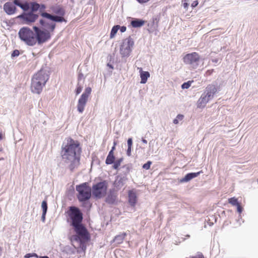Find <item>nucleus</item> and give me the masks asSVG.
<instances>
[{
  "instance_id": "obj_1",
  "label": "nucleus",
  "mask_w": 258,
  "mask_h": 258,
  "mask_svg": "<svg viewBox=\"0 0 258 258\" xmlns=\"http://www.w3.org/2000/svg\"><path fill=\"white\" fill-rule=\"evenodd\" d=\"M81 152V148L78 141L69 138L63 142L60 154L62 161L70 170L73 171L79 166Z\"/></svg>"
},
{
  "instance_id": "obj_2",
  "label": "nucleus",
  "mask_w": 258,
  "mask_h": 258,
  "mask_svg": "<svg viewBox=\"0 0 258 258\" xmlns=\"http://www.w3.org/2000/svg\"><path fill=\"white\" fill-rule=\"evenodd\" d=\"M69 216L71 219V225L72 226L76 235L72 238L80 243L82 249H86L85 243L90 239L89 233L82 223V214L78 208L71 207Z\"/></svg>"
},
{
  "instance_id": "obj_3",
  "label": "nucleus",
  "mask_w": 258,
  "mask_h": 258,
  "mask_svg": "<svg viewBox=\"0 0 258 258\" xmlns=\"http://www.w3.org/2000/svg\"><path fill=\"white\" fill-rule=\"evenodd\" d=\"M49 79V75L46 71L41 70L34 75L31 80V91L36 94H40L43 87Z\"/></svg>"
},
{
  "instance_id": "obj_4",
  "label": "nucleus",
  "mask_w": 258,
  "mask_h": 258,
  "mask_svg": "<svg viewBox=\"0 0 258 258\" xmlns=\"http://www.w3.org/2000/svg\"><path fill=\"white\" fill-rule=\"evenodd\" d=\"M18 34L20 39L26 44L31 46L36 44L35 32L29 27H22L20 29Z\"/></svg>"
},
{
  "instance_id": "obj_5",
  "label": "nucleus",
  "mask_w": 258,
  "mask_h": 258,
  "mask_svg": "<svg viewBox=\"0 0 258 258\" xmlns=\"http://www.w3.org/2000/svg\"><path fill=\"white\" fill-rule=\"evenodd\" d=\"M33 29L35 32L36 44L41 45L50 39L51 33L49 30L36 26H33Z\"/></svg>"
},
{
  "instance_id": "obj_6",
  "label": "nucleus",
  "mask_w": 258,
  "mask_h": 258,
  "mask_svg": "<svg viewBox=\"0 0 258 258\" xmlns=\"http://www.w3.org/2000/svg\"><path fill=\"white\" fill-rule=\"evenodd\" d=\"M76 190L78 192V199L81 202L88 200L91 196V188L87 182L76 186Z\"/></svg>"
},
{
  "instance_id": "obj_7",
  "label": "nucleus",
  "mask_w": 258,
  "mask_h": 258,
  "mask_svg": "<svg viewBox=\"0 0 258 258\" xmlns=\"http://www.w3.org/2000/svg\"><path fill=\"white\" fill-rule=\"evenodd\" d=\"M107 183L105 181L98 182L92 186V195L97 199H101L106 194Z\"/></svg>"
},
{
  "instance_id": "obj_8",
  "label": "nucleus",
  "mask_w": 258,
  "mask_h": 258,
  "mask_svg": "<svg viewBox=\"0 0 258 258\" xmlns=\"http://www.w3.org/2000/svg\"><path fill=\"white\" fill-rule=\"evenodd\" d=\"M184 62L188 65L190 68L195 69L199 66L201 59L200 55L196 52L187 54L183 57Z\"/></svg>"
},
{
  "instance_id": "obj_9",
  "label": "nucleus",
  "mask_w": 258,
  "mask_h": 258,
  "mask_svg": "<svg viewBox=\"0 0 258 258\" xmlns=\"http://www.w3.org/2000/svg\"><path fill=\"white\" fill-rule=\"evenodd\" d=\"M134 44V40L130 36L123 40L120 47V53L122 57L130 55Z\"/></svg>"
},
{
  "instance_id": "obj_10",
  "label": "nucleus",
  "mask_w": 258,
  "mask_h": 258,
  "mask_svg": "<svg viewBox=\"0 0 258 258\" xmlns=\"http://www.w3.org/2000/svg\"><path fill=\"white\" fill-rule=\"evenodd\" d=\"M91 91L92 89L90 87L86 88L85 90V92L82 94L79 98L77 105V110L80 113H82L84 111L88 97L91 94Z\"/></svg>"
},
{
  "instance_id": "obj_11",
  "label": "nucleus",
  "mask_w": 258,
  "mask_h": 258,
  "mask_svg": "<svg viewBox=\"0 0 258 258\" xmlns=\"http://www.w3.org/2000/svg\"><path fill=\"white\" fill-rule=\"evenodd\" d=\"M39 15L32 12L24 13L19 15L18 18L22 19L25 24H30L34 22L38 18Z\"/></svg>"
},
{
  "instance_id": "obj_12",
  "label": "nucleus",
  "mask_w": 258,
  "mask_h": 258,
  "mask_svg": "<svg viewBox=\"0 0 258 258\" xmlns=\"http://www.w3.org/2000/svg\"><path fill=\"white\" fill-rule=\"evenodd\" d=\"M217 91L215 85L211 84L209 85L206 88L205 92L203 93L210 100L213 98L215 94Z\"/></svg>"
},
{
  "instance_id": "obj_13",
  "label": "nucleus",
  "mask_w": 258,
  "mask_h": 258,
  "mask_svg": "<svg viewBox=\"0 0 258 258\" xmlns=\"http://www.w3.org/2000/svg\"><path fill=\"white\" fill-rule=\"evenodd\" d=\"M55 22H48L47 21L44 20H40L39 23L41 25V27L43 29H48L50 31V33L52 32L55 28Z\"/></svg>"
},
{
  "instance_id": "obj_14",
  "label": "nucleus",
  "mask_w": 258,
  "mask_h": 258,
  "mask_svg": "<svg viewBox=\"0 0 258 258\" xmlns=\"http://www.w3.org/2000/svg\"><path fill=\"white\" fill-rule=\"evenodd\" d=\"M41 16L45 18L48 19L53 22H62L65 21L64 19L62 17L58 16L53 15L47 13L46 12H43L41 13Z\"/></svg>"
},
{
  "instance_id": "obj_15",
  "label": "nucleus",
  "mask_w": 258,
  "mask_h": 258,
  "mask_svg": "<svg viewBox=\"0 0 258 258\" xmlns=\"http://www.w3.org/2000/svg\"><path fill=\"white\" fill-rule=\"evenodd\" d=\"M117 197V191L114 190H110L107 195L105 202L108 204H114Z\"/></svg>"
},
{
  "instance_id": "obj_16",
  "label": "nucleus",
  "mask_w": 258,
  "mask_h": 258,
  "mask_svg": "<svg viewBox=\"0 0 258 258\" xmlns=\"http://www.w3.org/2000/svg\"><path fill=\"white\" fill-rule=\"evenodd\" d=\"M50 12L57 15L58 16L62 17L65 14L64 9L59 5H54L50 7Z\"/></svg>"
},
{
  "instance_id": "obj_17",
  "label": "nucleus",
  "mask_w": 258,
  "mask_h": 258,
  "mask_svg": "<svg viewBox=\"0 0 258 258\" xmlns=\"http://www.w3.org/2000/svg\"><path fill=\"white\" fill-rule=\"evenodd\" d=\"M4 10L8 15H11L15 13L16 8L12 3L7 2L4 5Z\"/></svg>"
},
{
  "instance_id": "obj_18",
  "label": "nucleus",
  "mask_w": 258,
  "mask_h": 258,
  "mask_svg": "<svg viewBox=\"0 0 258 258\" xmlns=\"http://www.w3.org/2000/svg\"><path fill=\"white\" fill-rule=\"evenodd\" d=\"M128 203L131 206H135L137 201V193L135 190H129L128 193Z\"/></svg>"
},
{
  "instance_id": "obj_19",
  "label": "nucleus",
  "mask_w": 258,
  "mask_h": 258,
  "mask_svg": "<svg viewBox=\"0 0 258 258\" xmlns=\"http://www.w3.org/2000/svg\"><path fill=\"white\" fill-rule=\"evenodd\" d=\"M201 171L196 172V173H189L185 175V176L180 179V182H187L189 181H190L191 179L197 177L198 175H200Z\"/></svg>"
},
{
  "instance_id": "obj_20",
  "label": "nucleus",
  "mask_w": 258,
  "mask_h": 258,
  "mask_svg": "<svg viewBox=\"0 0 258 258\" xmlns=\"http://www.w3.org/2000/svg\"><path fill=\"white\" fill-rule=\"evenodd\" d=\"M126 178L125 176L119 177L118 176L114 182V187L116 188V190H118L120 189L124 185V182L126 180Z\"/></svg>"
},
{
  "instance_id": "obj_21",
  "label": "nucleus",
  "mask_w": 258,
  "mask_h": 258,
  "mask_svg": "<svg viewBox=\"0 0 258 258\" xmlns=\"http://www.w3.org/2000/svg\"><path fill=\"white\" fill-rule=\"evenodd\" d=\"M209 100H210L203 93L198 101V107L199 108L205 107Z\"/></svg>"
},
{
  "instance_id": "obj_22",
  "label": "nucleus",
  "mask_w": 258,
  "mask_h": 258,
  "mask_svg": "<svg viewBox=\"0 0 258 258\" xmlns=\"http://www.w3.org/2000/svg\"><path fill=\"white\" fill-rule=\"evenodd\" d=\"M132 165L130 164H127L122 166L118 170L121 171V173H122L123 175L126 176L130 173Z\"/></svg>"
},
{
  "instance_id": "obj_23",
  "label": "nucleus",
  "mask_w": 258,
  "mask_h": 258,
  "mask_svg": "<svg viewBox=\"0 0 258 258\" xmlns=\"http://www.w3.org/2000/svg\"><path fill=\"white\" fill-rule=\"evenodd\" d=\"M144 20L139 19H134L131 21V25L134 28H139L142 27L145 24Z\"/></svg>"
},
{
  "instance_id": "obj_24",
  "label": "nucleus",
  "mask_w": 258,
  "mask_h": 258,
  "mask_svg": "<svg viewBox=\"0 0 258 258\" xmlns=\"http://www.w3.org/2000/svg\"><path fill=\"white\" fill-rule=\"evenodd\" d=\"M126 235V233H123L121 234H119L114 237L113 240L117 244L121 243Z\"/></svg>"
},
{
  "instance_id": "obj_25",
  "label": "nucleus",
  "mask_w": 258,
  "mask_h": 258,
  "mask_svg": "<svg viewBox=\"0 0 258 258\" xmlns=\"http://www.w3.org/2000/svg\"><path fill=\"white\" fill-rule=\"evenodd\" d=\"M149 77L150 74L148 72H141L140 74V77L141 78V83L145 84Z\"/></svg>"
},
{
  "instance_id": "obj_26",
  "label": "nucleus",
  "mask_w": 258,
  "mask_h": 258,
  "mask_svg": "<svg viewBox=\"0 0 258 258\" xmlns=\"http://www.w3.org/2000/svg\"><path fill=\"white\" fill-rule=\"evenodd\" d=\"M30 9H31L30 12L34 13L39 10L40 7V5L35 2H32L30 3Z\"/></svg>"
},
{
  "instance_id": "obj_27",
  "label": "nucleus",
  "mask_w": 258,
  "mask_h": 258,
  "mask_svg": "<svg viewBox=\"0 0 258 258\" xmlns=\"http://www.w3.org/2000/svg\"><path fill=\"white\" fill-rule=\"evenodd\" d=\"M119 28V25H115L112 27L110 35V38H112L115 36Z\"/></svg>"
},
{
  "instance_id": "obj_28",
  "label": "nucleus",
  "mask_w": 258,
  "mask_h": 258,
  "mask_svg": "<svg viewBox=\"0 0 258 258\" xmlns=\"http://www.w3.org/2000/svg\"><path fill=\"white\" fill-rule=\"evenodd\" d=\"M122 161H123V158H120L117 159V160H116L115 161H114L113 163L114 164L113 165V169H116V170H118L119 169V167L120 166Z\"/></svg>"
},
{
  "instance_id": "obj_29",
  "label": "nucleus",
  "mask_w": 258,
  "mask_h": 258,
  "mask_svg": "<svg viewBox=\"0 0 258 258\" xmlns=\"http://www.w3.org/2000/svg\"><path fill=\"white\" fill-rule=\"evenodd\" d=\"M114 156L108 155L105 160V163L108 165L114 163Z\"/></svg>"
},
{
  "instance_id": "obj_30",
  "label": "nucleus",
  "mask_w": 258,
  "mask_h": 258,
  "mask_svg": "<svg viewBox=\"0 0 258 258\" xmlns=\"http://www.w3.org/2000/svg\"><path fill=\"white\" fill-rule=\"evenodd\" d=\"M30 4H29L27 2H25L24 4H21L20 7L24 11H27L29 9H30Z\"/></svg>"
},
{
  "instance_id": "obj_31",
  "label": "nucleus",
  "mask_w": 258,
  "mask_h": 258,
  "mask_svg": "<svg viewBox=\"0 0 258 258\" xmlns=\"http://www.w3.org/2000/svg\"><path fill=\"white\" fill-rule=\"evenodd\" d=\"M83 88V83H78L77 87L76 89V95H78L80 94L82 91Z\"/></svg>"
},
{
  "instance_id": "obj_32",
  "label": "nucleus",
  "mask_w": 258,
  "mask_h": 258,
  "mask_svg": "<svg viewBox=\"0 0 258 258\" xmlns=\"http://www.w3.org/2000/svg\"><path fill=\"white\" fill-rule=\"evenodd\" d=\"M228 201L229 203L233 206H237L239 204L237 199L234 197L230 198Z\"/></svg>"
},
{
  "instance_id": "obj_33",
  "label": "nucleus",
  "mask_w": 258,
  "mask_h": 258,
  "mask_svg": "<svg viewBox=\"0 0 258 258\" xmlns=\"http://www.w3.org/2000/svg\"><path fill=\"white\" fill-rule=\"evenodd\" d=\"M183 115L182 114H178L176 117L173 120V122L174 124H178L179 120H182L183 119Z\"/></svg>"
},
{
  "instance_id": "obj_34",
  "label": "nucleus",
  "mask_w": 258,
  "mask_h": 258,
  "mask_svg": "<svg viewBox=\"0 0 258 258\" xmlns=\"http://www.w3.org/2000/svg\"><path fill=\"white\" fill-rule=\"evenodd\" d=\"M41 207L43 212L46 213L47 210V204L46 201H42L41 204Z\"/></svg>"
},
{
  "instance_id": "obj_35",
  "label": "nucleus",
  "mask_w": 258,
  "mask_h": 258,
  "mask_svg": "<svg viewBox=\"0 0 258 258\" xmlns=\"http://www.w3.org/2000/svg\"><path fill=\"white\" fill-rule=\"evenodd\" d=\"M191 82H190V81H188L187 82H185L182 84L181 88L183 89H188L190 87V86H191Z\"/></svg>"
},
{
  "instance_id": "obj_36",
  "label": "nucleus",
  "mask_w": 258,
  "mask_h": 258,
  "mask_svg": "<svg viewBox=\"0 0 258 258\" xmlns=\"http://www.w3.org/2000/svg\"><path fill=\"white\" fill-rule=\"evenodd\" d=\"M85 78L84 77V75L81 73H79V76H78V83H83L84 81Z\"/></svg>"
},
{
  "instance_id": "obj_37",
  "label": "nucleus",
  "mask_w": 258,
  "mask_h": 258,
  "mask_svg": "<svg viewBox=\"0 0 258 258\" xmlns=\"http://www.w3.org/2000/svg\"><path fill=\"white\" fill-rule=\"evenodd\" d=\"M151 164H152V162L150 161H148L146 163H145L143 165V168L146 170L149 169Z\"/></svg>"
},
{
  "instance_id": "obj_38",
  "label": "nucleus",
  "mask_w": 258,
  "mask_h": 258,
  "mask_svg": "<svg viewBox=\"0 0 258 258\" xmlns=\"http://www.w3.org/2000/svg\"><path fill=\"white\" fill-rule=\"evenodd\" d=\"M33 256H34V257H36L37 258L38 257V255L35 253H27L25 255V258H30L31 257H33Z\"/></svg>"
},
{
  "instance_id": "obj_39",
  "label": "nucleus",
  "mask_w": 258,
  "mask_h": 258,
  "mask_svg": "<svg viewBox=\"0 0 258 258\" xmlns=\"http://www.w3.org/2000/svg\"><path fill=\"white\" fill-rule=\"evenodd\" d=\"M19 54H20L19 51L18 50L16 49L13 51V52L11 54V56L12 57H15V56H19Z\"/></svg>"
},
{
  "instance_id": "obj_40",
  "label": "nucleus",
  "mask_w": 258,
  "mask_h": 258,
  "mask_svg": "<svg viewBox=\"0 0 258 258\" xmlns=\"http://www.w3.org/2000/svg\"><path fill=\"white\" fill-rule=\"evenodd\" d=\"M127 146L128 147H132V145H133V140H132V138H129L127 140Z\"/></svg>"
},
{
  "instance_id": "obj_41",
  "label": "nucleus",
  "mask_w": 258,
  "mask_h": 258,
  "mask_svg": "<svg viewBox=\"0 0 258 258\" xmlns=\"http://www.w3.org/2000/svg\"><path fill=\"white\" fill-rule=\"evenodd\" d=\"M132 148V147H128V148H127L126 154H127V156H130L131 155Z\"/></svg>"
},
{
  "instance_id": "obj_42",
  "label": "nucleus",
  "mask_w": 258,
  "mask_h": 258,
  "mask_svg": "<svg viewBox=\"0 0 258 258\" xmlns=\"http://www.w3.org/2000/svg\"><path fill=\"white\" fill-rule=\"evenodd\" d=\"M21 4L22 3L20 2L19 0H14V4H15V5H16L17 6H19V7L21 6Z\"/></svg>"
},
{
  "instance_id": "obj_43",
  "label": "nucleus",
  "mask_w": 258,
  "mask_h": 258,
  "mask_svg": "<svg viewBox=\"0 0 258 258\" xmlns=\"http://www.w3.org/2000/svg\"><path fill=\"white\" fill-rule=\"evenodd\" d=\"M237 206V209L238 213H241L242 211V208L239 204Z\"/></svg>"
},
{
  "instance_id": "obj_44",
  "label": "nucleus",
  "mask_w": 258,
  "mask_h": 258,
  "mask_svg": "<svg viewBox=\"0 0 258 258\" xmlns=\"http://www.w3.org/2000/svg\"><path fill=\"white\" fill-rule=\"evenodd\" d=\"M119 29H120V31L121 32H124L126 30V28L125 26H121V27L120 26V28Z\"/></svg>"
},
{
  "instance_id": "obj_45",
  "label": "nucleus",
  "mask_w": 258,
  "mask_h": 258,
  "mask_svg": "<svg viewBox=\"0 0 258 258\" xmlns=\"http://www.w3.org/2000/svg\"><path fill=\"white\" fill-rule=\"evenodd\" d=\"M198 5V2L197 1H194L191 4V7L195 8Z\"/></svg>"
},
{
  "instance_id": "obj_46",
  "label": "nucleus",
  "mask_w": 258,
  "mask_h": 258,
  "mask_svg": "<svg viewBox=\"0 0 258 258\" xmlns=\"http://www.w3.org/2000/svg\"><path fill=\"white\" fill-rule=\"evenodd\" d=\"M46 214V213L42 212L41 219L43 222H44V221H45Z\"/></svg>"
},
{
  "instance_id": "obj_47",
  "label": "nucleus",
  "mask_w": 258,
  "mask_h": 258,
  "mask_svg": "<svg viewBox=\"0 0 258 258\" xmlns=\"http://www.w3.org/2000/svg\"><path fill=\"white\" fill-rule=\"evenodd\" d=\"M139 3L143 4L149 1L150 0H137Z\"/></svg>"
},
{
  "instance_id": "obj_48",
  "label": "nucleus",
  "mask_w": 258,
  "mask_h": 258,
  "mask_svg": "<svg viewBox=\"0 0 258 258\" xmlns=\"http://www.w3.org/2000/svg\"><path fill=\"white\" fill-rule=\"evenodd\" d=\"M183 6L184 8L187 9L189 6V4L186 2H184L183 4Z\"/></svg>"
},
{
  "instance_id": "obj_49",
  "label": "nucleus",
  "mask_w": 258,
  "mask_h": 258,
  "mask_svg": "<svg viewBox=\"0 0 258 258\" xmlns=\"http://www.w3.org/2000/svg\"><path fill=\"white\" fill-rule=\"evenodd\" d=\"M191 258H204L202 254H199L198 256H192Z\"/></svg>"
},
{
  "instance_id": "obj_50",
  "label": "nucleus",
  "mask_w": 258,
  "mask_h": 258,
  "mask_svg": "<svg viewBox=\"0 0 258 258\" xmlns=\"http://www.w3.org/2000/svg\"><path fill=\"white\" fill-rule=\"evenodd\" d=\"M39 9H40V10H44L45 9V6L43 4L41 5Z\"/></svg>"
},
{
  "instance_id": "obj_51",
  "label": "nucleus",
  "mask_w": 258,
  "mask_h": 258,
  "mask_svg": "<svg viewBox=\"0 0 258 258\" xmlns=\"http://www.w3.org/2000/svg\"><path fill=\"white\" fill-rule=\"evenodd\" d=\"M108 155L114 156L113 151L110 150L109 151Z\"/></svg>"
},
{
  "instance_id": "obj_52",
  "label": "nucleus",
  "mask_w": 258,
  "mask_h": 258,
  "mask_svg": "<svg viewBox=\"0 0 258 258\" xmlns=\"http://www.w3.org/2000/svg\"><path fill=\"white\" fill-rule=\"evenodd\" d=\"M115 145H116V143L115 142H114V145L112 147V149L111 150H112V151H114L115 150Z\"/></svg>"
},
{
  "instance_id": "obj_53",
  "label": "nucleus",
  "mask_w": 258,
  "mask_h": 258,
  "mask_svg": "<svg viewBox=\"0 0 258 258\" xmlns=\"http://www.w3.org/2000/svg\"><path fill=\"white\" fill-rule=\"evenodd\" d=\"M142 141L144 144H147V140L144 139H143V138L142 139Z\"/></svg>"
},
{
  "instance_id": "obj_54",
  "label": "nucleus",
  "mask_w": 258,
  "mask_h": 258,
  "mask_svg": "<svg viewBox=\"0 0 258 258\" xmlns=\"http://www.w3.org/2000/svg\"><path fill=\"white\" fill-rule=\"evenodd\" d=\"M138 70H139V72L141 74V72H144V71H143L142 69L141 68H138Z\"/></svg>"
},
{
  "instance_id": "obj_55",
  "label": "nucleus",
  "mask_w": 258,
  "mask_h": 258,
  "mask_svg": "<svg viewBox=\"0 0 258 258\" xmlns=\"http://www.w3.org/2000/svg\"><path fill=\"white\" fill-rule=\"evenodd\" d=\"M39 258H49L48 256H38Z\"/></svg>"
},
{
  "instance_id": "obj_56",
  "label": "nucleus",
  "mask_w": 258,
  "mask_h": 258,
  "mask_svg": "<svg viewBox=\"0 0 258 258\" xmlns=\"http://www.w3.org/2000/svg\"><path fill=\"white\" fill-rule=\"evenodd\" d=\"M212 61L214 62L217 63L218 61V60L217 59H213Z\"/></svg>"
},
{
  "instance_id": "obj_57",
  "label": "nucleus",
  "mask_w": 258,
  "mask_h": 258,
  "mask_svg": "<svg viewBox=\"0 0 258 258\" xmlns=\"http://www.w3.org/2000/svg\"><path fill=\"white\" fill-rule=\"evenodd\" d=\"M2 139V135H1V134H0V139Z\"/></svg>"
},
{
  "instance_id": "obj_58",
  "label": "nucleus",
  "mask_w": 258,
  "mask_h": 258,
  "mask_svg": "<svg viewBox=\"0 0 258 258\" xmlns=\"http://www.w3.org/2000/svg\"><path fill=\"white\" fill-rule=\"evenodd\" d=\"M0 160H4V158H2L0 159Z\"/></svg>"
},
{
  "instance_id": "obj_59",
  "label": "nucleus",
  "mask_w": 258,
  "mask_h": 258,
  "mask_svg": "<svg viewBox=\"0 0 258 258\" xmlns=\"http://www.w3.org/2000/svg\"><path fill=\"white\" fill-rule=\"evenodd\" d=\"M257 183H258V178H257Z\"/></svg>"
}]
</instances>
